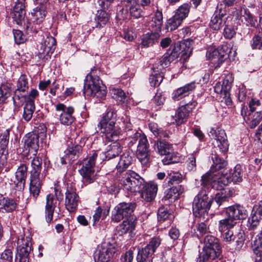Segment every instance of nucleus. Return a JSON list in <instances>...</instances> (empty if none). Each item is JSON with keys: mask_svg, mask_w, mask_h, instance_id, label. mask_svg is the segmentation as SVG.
Here are the masks:
<instances>
[{"mask_svg": "<svg viewBox=\"0 0 262 262\" xmlns=\"http://www.w3.org/2000/svg\"><path fill=\"white\" fill-rule=\"evenodd\" d=\"M180 54L179 46H174L159 59L157 63L154 64V69L157 72H161L168 67L171 62L177 59Z\"/></svg>", "mask_w": 262, "mask_h": 262, "instance_id": "obj_11", "label": "nucleus"}, {"mask_svg": "<svg viewBox=\"0 0 262 262\" xmlns=\"http://www.w3.org/2000/svg\"><path fill=\"white\" fill-rule=\"evenodd\" d=\"M104 154L99 151H92L89 153L87 157L83 159L87 164H95V162H101V160H104Z\"/></svg>", "mask_w": 262, "mask_h": 262, "instance_id": "obj_38", "label": "nucleus"}, {"mask_svg": "<svg viewBox=\"0 0 262 262\" xmlns=\"http://www.w3.org/2000/svg\"><path fill=\"white\" fill-rule=\"evenodd\" d=\"M155 149L161 155H165L162 159L164 164H176L177 161L173 160L170 152L172 150V145L167 142L158 140L154 145Z\"/></svg>", "mask_w": 262, "mask_h": 262, "instance_id": "obj_16", "label": "nucleus"}, {"mask_svg": "<svg viewBox=\"0 0 262 262\" xmlns=\"http://www.w3.org/2000/svg\"><path fill=\"white\" fill-rule=\"evenodd\" d=\"M135 228L134 222L128 219L124 221L122 224L118 227V232L121 234L126 233L127 232H132Z\"/></svg>", "mask_w": 262, "mask_h": 262, "instance_id": "obj_43", "label": "nucleus"}, {"mask_svg": "<svg viewBox=\"0 0 262 262\" xmlns=\"http://www.w3.org/2000/svg\"><path fill=\"white\" fill-rule=\"evenodd\" d=\"M262 119V112L257 111L253 115V118L251 121L250 126L251 128H255Z\"/></svg>", "mask_w": 262, "mask_h": 262, "instance_id": "obj_60", "label": "nucleus"}, {"mask_svg": "<svg viewBox=\"0 0 262 262\" xmlns=\"http://www.w3.org/2000/svg\"><path fill=\"white\" fill-rule=\"evenodd\" d=\"M154 253L151 249H150V248L147 246V245L144 248L139 249L137 257L138 262H150V260L148 258L149 257L151 256Z\"/></svg>", "mask_w": 262, "mask_h": 262, "instance_id": "obj_39", "label": "nucleus"}, {"mask_svg": "<svg viewBox=\"0 0 262 262\" xmlns=\"http://www.w3.org/2000/svg\"><path fill=\"white\" fill-rule=\"evenodd\" d=\"M81 150L82 147L79 145L69 147L66 151V155L61 158L62 164H71L75 161Z\"/></svg>", "mask_w": 262, "mask_h": 262, "instance_id": "obj_26", "label": "nucleus"}, {"mask_svg": "<svg viewBox=\"0 0 262 262\" xmlns=\"http://www.w3.org/2000/svg\"><path fill=\"white\" fill-rule=\"evenodd\" d=\"M233 195V190H230L229 188L223 189L220 192L215 194L214 200L219 206H225V204Z\"/></svg>", "mask_w": 262, "mask_h": 262, "instance_id": "obj_29", "label": "nucleus"}, {"mask_svg": "<svg viewBox=\"0 0 262 262\" xmlns=\"http://www.w3.org/2000/svg\"><path fill=\"white\" fill-rule=\"evenodd\" d=\"M223 34L225 38L231 39L235 34V32L232 27H229L228 25H225Z\"/></svg>", "mask_w": 262, "mask_h": 262, "instance_id": "obj_64", "label": "nucleus"}, {"mask_svg": "<svg viewBox=\"0 0 262 262\" xmlns=\"http://www.w3.org/2000/svg\"><path fill=\"white\" fill-rule=\"evenodd\" d=\"M161 238L159 237H154L151 239L147 246L150 248V249L155 252L157 248L161 244Z\"/></svg>", "mask_w": 262, "mask_h": 262, "instance_id": "obj_61", "label": "nucleus"}, {"mask_svg": "<svg viewBox=\"0 0 262 262\" xmlns=\"http://www.w3.org/2000/svg\"><path fill=\"white\" fill-rule=\"evenodd\" d=\"M42 186V183L40 178H30V183L29 186V190L31 195L36 199L39 195Z\"/></svg>", "mask_w": 262, "mask_h": 262, "instance_id": "obj_34", "label": "nucleus"}, {"mask_svg": "<svg viewBox=\"0 0 262 262\" xmlns=\"http://www.w3.org/2000/svg\"><path fill=\"white\" fill-rule=\"evenodd\" d=\"M149 128L150 130L154 134L155 136H159L160 137H168L166 133L163 132L158 128V125L156 123H150L149 124Z\"/></svg>", "mask_w": 262, "mask_h": 262, "instance_id": "obj_57", "label": "nucleus"}, {"mask_svg": "<svg viewBox=\"0 0 262 262\" xmlns=\"http://www.w3.org/2000/svg\"><path fill=\"white\" fill-rule=\"evenodd\" d=\"M196 105V101L193 100L179 107L174 116L177 125H179L185 122L187 120L190 112Z\"/></svg>", "mask_w": 262, "mask_h": 262, "instance_id": "obj_18", "label": "nucleus"}, {"mask_svg": "<svg viewBox=\"0 0 262 262\" xmlns=\"http://www.w3.org/2000/svg\"><path fill=\"white\" fill-rule=\"evenodd\" d=\"M209 136L213 139L212 144L214 147H218L222 152H225L228 150L229 144L224 129L219 127L211 128Z\"/></svg>", "mask_w": 262, "mask_h": 262, "instance_id": "obj_10", "label": "nucleus"}, {"mask_svg": "<svg viewBox=\"0 0 262 262\" xmlns=\"http://www.w3.org/2000/svg\"><path fill=\"white\" fill-rule=\"evenodd\" d=\"M129 145L133 146L138 143L137 148V156L139 161L142 164H147L152 162L150 161L148 155V141L146 136L141 132L135 131L133 135L130 136Z\"/></svg>", "mask_w": 262, "mask_h": 262, "instance_id": "obj_5", "label": "nucleus"}, {"mask_svg": "<svg viewBox=\"0 0 262 262\" xmlns=\"http://www.w3.org/2000/svg\"><path fill=\"white\" fill-rule=\"evenodd\" d=\"M226 166L212 165L209 171L202 177V183L212 188L222 190L231 182L234 183L242 182V170L241 165H236L233 172Z\"/></svg>", "mask_w": 262, "mask_h": 262, "instance_id": "obj_1", "label": "nucleus"}, {"mask_svg": "<svg viewBox=\"0 0 262 262\" xmlns=\"http://www.w3.org/2000/svg\"><path fill=\"white\" fill-rule=\"evenodd\" d=\"M115 141L108 146V148L106 152V155H104V157L106 159H110L112 158L115 157L119 155L121 152L122 149L119 143Z\"/></svg>", "mask_w": 262, "mask_h": 262, "instance_id": "obj_37", "label": "nucleus"}, {"mask_svg": "<svg viewBox=\"0 0 262 262\" xmlns=\"http://www.w3.org/2000/svg\"><path fill=\"white\" fill-rule=\"evenodd\" d=\"M56 43L55 38L52 36L47 37L41 44L39 49V58H42V56H50L53 53L56 48Z\"/></svg>", "mask_w": 262, "mask_h": 262, "instance_id": "obj_23", "label": "nucleus"}, {"mask_svg": "<svg viewBox=\"0 0 262 262\" xmlns=\"http://www.w3.org/2000/svg\"><path fill=\"white\" fill-rule=\"evenodd\" d=\"M79 196L72 188L68 189L66 193L65 205L69 212H74L78 206Z\"/></svg>", "mask_w": 262, "mask_h": 262, "instance_id": "obj_25", "label": "nucleus"}, {"mask_svg": "<svg viewBox=\"0 0 262 262\" xmlns=\"http://www.w3.org/2000/svg\"><path fill=\"white\" fill-rule=\"evenodd\" d=\"M136 207V204L133 202H123L119 204L114 208L112 220L116 222H120L124 217L129 216L134 212Z\"/></svg>", "mask_w": 262, "mask_h": 262, "instance_id": "obj_12", "label": "nucleus"}, {"mask_svg": "<svg viewBox=\"0 0 262 262\" xmlns=\"http://www.w3.org/2000/svg\"><path fill=\"white\" fill-rule=\"evenodd\" d=\"M169 179L168 181V185L169 186L172 185L173 183L176 182L179 183L181 180V174L179 173H173L172 174L171 173L168 174V177L167 179Z\"/></svg>", "mask_w": 262, "mask_h": 262, "instance_id": "obj_62", "label": "nucleus"}, {"mask_svg": "<svg viewBox=\"0 0 262 262\" xmlns=\"http://www.w3.org/2000/svg\"><path fill=\"white\" fill-rule=\"evenodd\" d=\"M56 115L59 117L61 124L66 125H71L74 121L73 116L74 109L72 106H67L63 103H58L55 105Z\"/></svg>", "mask_w": 262, "mask_h": 262, "instance_id": "obj_13", "label": "nucleus"}, {"mask_svg": "<svg viewBox=\"0 0 262 262\" xmlns=\"http://www.w3.org/2000/svg\"><path fill=\"white\" fill-rule=\"evenodd\" d=\"M190 7V3H184L178 8L174 14L183 20L188 16Z\"/></svg>", "mask_w": 262, "mask_h": 262, "instance_id": "obj_41", "label": "nucleus"}, {"mask_svg": "<svg viewBox=\"0 0 262 262\" xmlns=\"http://www.w3.org/2000/svg\"><path fill=\"white\" fill-rule=\"evenodd\" d=\"M186 96L187 95L185 93V91L180 87L173 91L172 94V98L174 101H178Z\"/></svg>", "mask_w": 262, "mask_h": 262, "instance_id": "obj_56", "label": "nucleus"}, {"mask_svg": "<svg viewBox=\"0 0 262 262\" xmlns=\"http://www.w3.org/2000/svg\"><path fill=\"white\" fill-rule=\"evenodd\" d=\"M13 35L15 42L19 45L25 42L26 38L22 31L19 30H13Z\"/></svg>", "mask_w": 262, "mask_h": 262, "instance_id": "obj_55", "label": "nucleus"}, {"mask_svg": "<svg viewBox=\"0 0 262 262\" xmlns=\"http://www.w3.org/2000/svg\"><path fill=\"white\" fill-rule=\"evenodd\" d=\"M31 250V238L29 236L18 237L17 240V253L15 262H29V255Z\"/></svg>", "mask_w": 262, "mask_h": 262, "instance_id": "obj_9", "label": "nucleus"}, {"mask_svg": "<svg viewBox=\"0 0 262 262\" xmlns=\"http://www.w3.org/2000/svg\"><path fill=\"white\" fill-rule=\"evenodd\" d=\"M182 20L175 14L168 19L165 24V29L167 31H172L176 30L181 24Z\"/></svg>", "mask_w": 262, "mask_h": 262, "instance_id": "obj_40", "label": "nucleus"}, {"mask_svg": "<svg viewBox=\"0 0 262 262\" xmlns=\"http://www.w3.org/2000/svg\"><path fill=\"white\" fill-rule=\"evenodd\" d=\"M231 53L230 49L225 44L217 49H209L207 52L206 56L217 68L220 67L225 60L229 57Z\"/></svg>", "mask_w": 262, "mask_h": 262, "instance_id": "obj_7", "label": "nucleus"}, {"mask_svg": "<svg viewBox=\"0 0 262 262\" xmlns=\"http://www.w3.org/2000/svg\"><path fill=\"white\" fill-rule=\"evenodd\" d=\"M15 201L12 199L5 198L0 195V209H4L6 212H12L16 207Z\"/></svg>", "mask_w": 262, "mask_h": 262, "instance_id": "obj_33", "label": "nucleus"}, {"mask_svg": "<svg viewBox=\"0 0 262 262\" xmlns=\"http://www.w3.org/2000/svg\"><path fill=\"white\" fill-rule=\"evenodd\" d=\"M26 15L25 2L16 1L10 13L11 17L17 24L21 25Z\"/></svg>", "mask_w": 262, "mask_h": 262, "instance_id": "obj_24", "label": "nucleus"}, {"mask_svg": "<svg viewBox=\"0 0 262 262\" xmlns=\"http://www.w3.org/2000/svg\"><path fill=\"white\" fill-rule=\"evenodd\" d=\"M35 110L34 102L32 101L26 102L24 107L22 119L26 122H29L32 118L33 113Z\"/></svg>", "mask_w": 262, "mask_h": 262, "instance_id": "obj_36", "label": "nucleus"}, {"mask_svg": "<svg viewBox=\"0 0 262 262\" xmlns=\"http://www.w3.org/2000/svg\"><path fill=\"white\" fill-rule=\"evenodd\" d=\"M57 200L52 194L47 195L46 205V219L48 223L53 219V213L56 206Z\"/></svg>", "mask_w": 262, "mask_h": 262, "instance_id": "obj_27", "label": "nucleus"}, {"mask_svg": "<svg viewBox=\"0 0 262 262\" xmlns=\"http://www.w3.org/2000/svg\"><path fill=\"white\" fill-rule=\"evenodd\" d=\"M110 93L112 98L118 102H122L125 99V94L120 89L113 88L111 89Z\"/></svg>", "mask_w": 262, "mask_h": 262, "instance_id": "obj_48", "label": "nucleus"}, {"mask_svg": "<svg viewBox=\"0 0 262 262\" xmlns=\"http://www.w3.org/2000/svg\"><path fill=\"white\" fill-rule=\"evenodd\" d=\"M203 247L196 262H207L218 257L221 253L219 239L215 236L207 234L204 238Z\"/></svg>", "mask_w": 262, "mask_h": 262, "instance_id": "obj_3", "label": "nucleus"}, {"mask_svg": "<svg viewBox=\"0 0 262 262\" xmlns=\"http://www.w3.org/2000/svg\"><path fill=\"white\" fill-rule=\"evenodd\" d=\"M260 103L258 100L252 99L249 103V111L248 110V107L246 106L243 105L242 107L241 113L245 122H247L250 120L251 113L256 111L257 107L260 106Z\"/></svg>", "mask_w": 262, "mask_h": 262, "instance_id": "obj_28", "label": "nucleus"}, {"mask_svg": "<svg viewBox=\"0 0 262 262\" xmlns=\"http://www.w3.org/2000/svg\"><path fill=\"white\" fill-rule=\"evenodd\" d=\"M170 213L164 208H160L158 211V219L160 221H164L167 219Z\"/></svg>", "mask_w": 262, "mask_h": 262, "instance_id": "obj_63", "label": "nucleus"}, {"mask_svg": "<svg viewBox=\"0 0 262 262\" xmlns=\"http://www.w3.org/2000/svg\"><path fill=\"white\" fill-rule=\"evenodd\" d=\"M9 130H5L0 136V152L4 154L6 149L9 138Z\"/></svg>", "mask_w": 262, "mask_h": 262, "instance_id": "obj_45", "label": "nucleus"}, {"mask_svg": "<svg viewBox=\"0 0 262 262\" xmlns=\"http://www.w3.org/2000/svg\"><path fill=\"white\" fill-rule=\"evenodd\" d=\"M261 217L255 214V213H252V216L249 219V223L250 224V228L254 229L259 224L260 220Z\"/></svg>", "mask_w": 262, "mask_h": 262, "instance_id": "obj_58", "label": "nucleus"}, {"mask_svg": "<svg viewBox=\"0 0 262 262\" xmlns=\"http://www.w3.org/2000/svg\"><path fill=\"white\" fill-rule=\"evenodd\" d=\"M144 182V180L134 171L126 172L122 180L124 188L133 192H140Z\"/></svg>", "mask_w": 262, "mask_h": 262, "instance_id": "obj_8", "label": "nucleus"}, {"mask_svg": "<svg viewBox=\"0 0 262 262\" xmlns=\"http://www.w3.org/2000/svg\"><path fill=\"white\" fill-rule=\"evenodd\" d=\"M152 69L155 74L150 76L149 82L151 86L154 87L158 86L161 84L163 79V75L162 74L163 71L161 72H157L156 70H154V66Z\"/></svg>", "mask_w": 262, "mask_h": 262, "instance_id": "obj_44", "label": "nucleus"}, {"mask_svg": "<svg viewBox=\"0 0 262 262\" xmlns=\"http://www.w3.org/2000/svg\"><path fill=\"white\" fill-rule=\"evenodd\" d=\"M116 117L115 111L110 110L98 124L100 133L105 134V138L110 141L118 140L120 134V127L116 125Z\"/></svg>", "mask_w": 262, "mask_h": 262, "instance_id": "obj_2", "label": "nucleus"}, {"mask_svg": "<svg viewBox=\"0 0 262 262\" xmlns=\"http://www.w3.org/2000/svg\"><path fill=\"white\" fill-rule=\"evenodd\" d=\"M223 7L222 4L218 5L216 10L211 18L209 25L210 27L214 30H219L225 25L227 19L225 16L226 11L223 9Z\"/></svg>", "mask_w": 262, "mask_h": 262, "instance_id": "obj_17", "label": "nucleus"}, {"mask_svg": "<svg viewBox=\"0 0 262 262\" xmlns=\"http://www.w3.org/2000/svg\"><path fill=\"white\" fill-rule=\"evenodd\" d=\"M79 172L83 178L89 179L94 173L93 165H82Z\"/></svg>", "mask_w": 262, "mask_h": 262, "instance_id": "obj_47", "label": "nucleus"}, {"mask_svg": "<svg viewBox=\"0 0 262 262\" xmlns=\"http://www.w3.org/2000/svg\"><path fill=\"white\" fill-rule=\"evenodd\" d=\"M163 24V14L161 11L157 9L154 16L152 17L151 27L152 31L155 33H159L161 30Z\"/></svg>", "mask_w": 262, "mask_h": 262, "instance_id": "obj_31", "label": "nucleus"}, {"mask_svg": "<svg viewBox=\"0 0 262 262\" xmlns=\"http://www.w3.org/2000/svg\"><path fill=\"white\" fill-rule=\"evenodd\" d=\"M29 88L28 79L26 75H22L19 78L17 82V89L13 97V103L15 105H18L25 101V93Z\"/></svg>", "mask_w": 262, "mask_h": 262, "instance_id": "obj_15", "label": "nucleus"}, {"mask_svg": "<svg viewBox=\"0 0 262 262\" xmlns=\"http://www.w3.org/2000/svg\"><path fill=\"white\" fill-rule=\"evenodd\" d=\"M212 199L208 197L205 190L201 191L194 198L193 202V213L196 217L204 215L211 207Z\"/></svg>", "mask_w": 262, "mask_h": 262, "instance_id": "obj_6", "label": "nucleus"}, {"mask_svg": "<svg viewBox=\"0 0 262 262\" xmlns=\"http://www.w3.org/2000/svg\"><path fill=\"white\" fill-rule=\"evenodd\" d=\"M116 250L115 247L110 244L102 245L101 249L95 254L94 259L95 262H108L112 258Z\"/></svg>", "mask_w": 262, "mask_h": 262, "instance_id": "obj_20", "label": "nucleus"}, {"mask_svg": "<svg viewBox=\"0 0 262 262\" xmlns=\"http://www.w3.org/2000/svg\"><path fill=\"white\" fill-rule=\"evenodd\" d=\"M95 20L98 24L97 27H103L108 20V14L103 10L98 11Z\"/></svg>", "mask_w": 262, "mask_h": 262, "instance_id": "obj_46", "label": "nucleus"}, {"mask_svg": "<svg viewBox=\"0 0 262 262\" xmlns=\"http://www.w3.org/2000/svg\"><path fill=\"white\" fill-rule=\"evenodd\" d=\"M27 169L26 165H20L17 168L15 177L11 180V185L15 190H24L27 176Z\"/></svg>", "mask_w": 262, "mask_h": 262, "instance_id": "obj_19", "label": "nucleus"}, {"mask_svg": "<svg viewBox=\"0 0 262 262\" xmlns=\"http://www.w3.org/2000/svg\"><path fill=\"white\" fill-rule=\"evenodd\" d=\"M128 9L129 10L130 15L134 18H138L142 16L143 12L141 9L140 5L137 3L134 5H132L129 8H128Z\"/></svg>", "mask_w": 262, "mask_h": 262, "instance_id": "obj_52", "label": "nucleus"}, {"mask_svg": "<svg viewBox=\"0 0 262 262\" xmlns=\"http://www.w3.org/2000/svg\"><path fill=\"white\" fill-rule=\"evenodd\" d=\"M193 41L191 39H188L184 40L180 46V51L182 50V56L184 59L188 58L192 53L193 50Z\"/></svg>", "mask_w": 262, "mask_h": 262, "instance_id": "obj_35", "label": "nucleus"}, {"mask_svg": "<svg viewBox=\"0 0 262 262\" xmlns=\"http://www.w3.org/2000/svg\"><path fill=\"white\" fill-rule=\"evenodd\" d=\"M240 19L242 21H244L247 26L255 27L257 24V20L250 13L249 10L246 8L241 9L240 12Z\"/></svg>", "mask_w": 262, "mask_h": 262, "instance_id": "obj_32", "label": "nucleus"}, {"mask_svg": "<svg viewBox=\"0 0 262 262\" xmlns=\"http://www.w3.org/2000/svg\"><path fill=\"white\" fill-rule=\"evenodd\" d=\"M10 88L6 85H2L0 88V103L4 102L11 94Z\"/></svg>", "mask_w": 262, "mask_h": 262, "instance_id": "obj_53", "label": "nucleus"}, {"mask_svg": "<svg viewBox=\"0 0 262 262\" xmlns=\"http://www.w3.org/2000/svg\"><path fill=\"white\" fill-rule=\"evenodd\" d=\"M34 19L37 21V23H40L42 21L45 16L46 13L43 7H36L33 9L32 12Z\"/></svg>", "mask_w": 262, "mask_h": 262, "instance_id": "obj_50", "label": "nucleus"}, {"mask_svg": "<svg viewBox=\"0 0 262 262\" xmlns=\"http://www.w3.org/2000/svg\"><path fill=\"white\" fill-rule=\"evenodd\" d=\"M159 33H148L142 38V45L145 47L152 45L157 40Z\"/></svg>", "mask_w": 262, "mask_h": 262, "instance_id": "obj_42", "label": "nucleus"}, {"mask_svg": "<svg viewBox=\"0 0 262 262\" xmlns=\"http://www.w3.org/2000/svg\"><path fill=\"white\" fill-rule=\"evenodd\" d=\"M184 191V189L181 185L172 187L166 190L163 199L169 200V202H173L177 200L180 194Z\"/></svg>", "mask_w": 262, "mask_h": 262, "instance_id": "obj_30", "label": "nucleus"}, {"mask_svg": "<svg viewBox=\"0 0 262 262\" xmlns=\"http://www.w3.org/2000/svg\"><path fill=\"white\" fill-rule=\"evenodd\" d=\"M226 218L219 221V230L221 232H224L227 229L233 228L237 220H243L247 216L246 210L239 205H234L226 208Z\"/></svg>", "mask_w": 262, "mask_h": 262, "instance_id": "obj_4", "label": "nucleus"}, {"mask_svg": "<svg viewBox=\"0 0 262 262\" xmlns=\"http://www.w3.org/2000/svg\"><path fill=\"white\" fill-rule=\"evenodd\" d=\"M0 262H12V252L8 249L5 250L1 254Z\"/></svg>", "mask_w": 262, "mask_h": 262, "instance_id": "obj_59", "label": "nucleus"}, {"mask_svg": "<svg viewBox=\"0 0 262 262\" xmlns=\"http://www.w3.org/2000/svg\"><path fill=\"white\" fill-rule=\"evenodd\" d=\"M99 84L100 79L98 77L95 76L94 70L92 69L91 72L87 75L84 81V93L88 96H93V93L97 86L100 87Z\"/></svg>", "mask_w": 262, "mask_h": 262, "instance_id": "obj_21", "label": "nucleus"}, {"mask_svg": "<svg viewBox=\"0 0 262 262\" xmlns=\"http://www.w3.org/2000/svg\"><path fill=\"white\" fill-rule=\"evenodd\" d=\"M233 81L232 77L230 75H227L222 80L221 84L224 87L225 90V97L228 96L229 91L231 88L232 83Z\"/></svg>", "mask_w": 262, "mask_h": 262, "instance_id": "obj_51", "label": "nucleus"}, {"mask_svg": "<svg viewBox=\"0 0 262 262\" xmlns=\"http://www.w3.org/2000/svg\"><path fill=\"white\" fill-rule=\"evenodd\" d=\"M251 46L253 49H262V32L253 37Z\"/></svg>", "mask_w": 262, "mask_h": 262, "instance_id": "obj_54", "label": "nucleus"}, {"mask_svg": "<svg viewBox=\"0 0 262 262\" xmlns=\"http://www.w3.org/2000/svg\"><path fill=\"white\" fill-rule=\"evenodd\" d=\"M158 191V185L155 182H149L144 184L140 191L141 198L146 202L152 201L156 196Z\"/></svg>", "mask_w": 262, "mask_h": 262, "instance_id": "obj_22", "label": "nucleus"}, {"mask_svg": "<svg viewBox=\"0 0 262 262\" xmlns=\"http://www.w3.org/2000/svg\"><path fill=\"white\" fill-rule=\"evenodd\" d=\"M24 155L32 154L35 156L39 148V135L33 133H29L24 138Z\"/></svg>", "mask_w": 262, "mask_h": 262, "instance_id": "obj_14", "label": "nucleus"}, {"mask_svg": "<svg viewBox=\"0 0 262 262\" xmlns=\"http://www.w3.org/2000/svg\"><path fill=\"white\" fill-rule=\"evenodd\" d=\"M99 86H97L96 89L94 90V92L93 93V97L103 99L107 94L106 87L104 85L101 80H100Z\"/></svg>", "mask_w": 262, "mask_h": 262, "instance_id": "obj_49", "label": "nucleus"}]
</instances>
